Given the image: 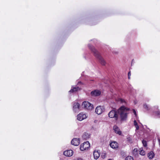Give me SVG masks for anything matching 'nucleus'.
Listing matches in <instances>:
<instances>
[{
  "instance_id": "ddd939ff",
  "label": "nucleus",
  "mask_w": 160,
  "mask_h": 160,
  "mask_svg": "<svg viewBox=\"0 0 160 160\" xmlns=\"http://www.w3.org/2000/svg\"><path fill=\"white\" fill-rule=\"evenodd\" d=\"M111 147L113 149H116L118 148V144L115 141L112 142L110 144Z\"/></svg>"
},
{
  "instance_id": "6e6552de",
  "label": "nucleus",
  "mask_w": 160,
  "mask_h": 160,
  "mask_svg": "<svg viewBox=\"0 0 160 160\" xmlns=\"http://www.w3.org/2000/svg\"><path fill=\"white\" fill-rule=\"evenodd\" d=\"M87 118L86 115L83 113H81L77 116V119L80 121H81Z\"/></svg>"
},
{
  "instance_id": "7c9ffc66",
  "label": "nucleus",
  "mask_w": 160,
  "mask_h": 160,
  "mask_svg": "<svg viewBox=\"0 0 160 160\" xmlns=\"http://www.w3.org/2000/svg\"><path fill=\"white\" fill-rule=\"evenodd\" d=\"M130 76H128V78L129 79H130Z\"/></svg>"
},
{
  "instance_id": "f03ea898",
  "label": "nucleus",
  "mask_w": 160,
  "mask_h": 160,
  "mask_svg": "<svg viewBox=\"0 0 160 160\" xmlns=\"http://www.w3.org/2000/svg\"><path fill=\"white\" fill-rule=\"evenodd\" d=\"M88 47L94 53L95 56L99 60V62L101 64L103 65H105L106 63L105 62L103 58L101 57L99 52L94 48V47H93L92 45L89 44Z\"/></svg>"
},
{
  "instance_id": "f8f14e48",
  "label": "nucleus",
  "mask_w": 160,
  "mask_h": 160,
  "mask_svg": "<svg viewBox=\"0 0 160 160\" xmlns=\"http://www.w3.org/2000/svg\"><path fill=\"white\" fill-rule=\"evenodd\" d=\"M94 158L97 159L100 157V153L98 151H94L93 153Z\"/></svg>"
},
{
  "instance_id": "5701e85b",
  "label": "nucleus",
  "mask_w": 160,
  "mask_h": 160,
  "mask_svg": "<svg viewBox=\"0 0 160 160\" xmlns=\"http://www.w3.org/2000/svg\"><path fill=\"white\" fill-rule=\"evenodd\" d=\"M156 114L158 116L160 117V112L158 111L155 112Z\"/></svg>"
},
{
  "instance_id": "39448f33",
  "label": "nucleus",
  "mask_w": 160,
  "mask_h": 160,
  "mask_svg": "<svg viewBox=\"0 0 160 160\" xmlns=\"http://www.w3.org/2000/svg\"><path fill=\"white\" fill-rule=\"evenodd\" d=\"M80 107V105L78 103L74 102L73 106V111L75 112H78L79 111Z\"/></svg>"
},
{
  "instance_id": "0eeeda50",
  "label": "nucleus",
  "mask_w": 160,
  "mask_h": 160,
  "mask_svg": "<svg viewBox=\"0 0 160 160\" xmlns=\"http://www.w3.org/2000/svg\"><path fill=\"white\" fill-rule=\"evenodd\" d=\"M101 94V92L98 90H95L91 92V95L92 97L98 96Z\"/></svg>"
},
{
  "instance_id": "4be33fe9",
  "label": "nucleus",
  "mask_w": 160,
  "mask_h": 160,
  "mask_svg": "<svg viewBox=\"0 0 160 160\" xmlns=\"http://www.w3.org/2000/svg\"><path fill=\"white\" fill-rule=\"evenodd\" d=\"M142 143L143 146L145 147H146L147 146V142L146 141L143 140L142 141Z\"/></svg>"
},
{
  "instance_id": "9b49d317",
  "label": "nucleus",
  "mask_w": 160,
  "mask_h": 160,
  "mask_svg": "<svg viewBox=\"0 0 160 160\" xmlns=\"http://www.w3.org/2000/svg\"><path fill=\"white\" fill-rule=\"evenodd\" d=\"M113 129L115 132L119 135H121L122 132L120 130L119 128L116 125L114 126Z\"/></svg>"
},
{
  "instance_id": "dca6fc26",
  "label": "nucleus",
  "mask_w": 160,
  "mask_h": 160,
  "mask_svg": "<svg viewBox=\"0 0 160 160\" xmlns=\"http://www.w3.org/2000/svg\"><path fill=\"white\" fill-rule=\"evenodd\" d=\"M118 101L124 105H127V102L124 99L121 98H119L118 99Z\"/></svg>"
},
{
  "instance_id": "20e7f679",
  "label": "nucleus",
  "mask_w": 160,
  "mask_h": 160,
  "mask_svg": "<svg viewBox=\"0 0 160 160\" xmlns=\"http://www.w3.org/2000/svg\"><path fill=\"white\" fill-rule=\"evenodd\" d=\"M90 147V144L88 141L84 142L80 145V149L81 151H83L89 148Z\"/></svg>"
},
{
  "instance_id": "393cba45",
  "label": "nucleus",
  "mask_w": 160,
  "mask_h": 160,
  "mask_svg": "<svg viewBox=\"0 0 160 160\" xmlns=\"http://www.w3.org/2000/svg\"><path fill=\"white\" fill-rule=\"evenodd\" d=\"M127 140L129 142H130L132 140L131 139V138H127Z\"/></svg>"
},
{
  "instance_id": "423d86ee",
  "label": "nucleus",
  "mask_w": 160,
  "mask_h": 160,
  "mask_svg": "<svg viewBox=\"0 0 160 160\" xmlns=\"http://www.w3.org/2000/svg\"><path fill=\"white\" fill-rule=\"evenodd\" d=\"M104 111V108L102 106H98L95 110V112L98 114H101Z\"/></svg>"
},
{
  "instance_id": "c756f323",
  "label": "nucleus",
  "mask_w": 160,
  "mask_h": 160,
  "mask_svg": "<svg viewBox=\"0 0 160 160\" xmlns=\"http://www.w3.org/2000/svg\"><path fill=\"white\" fill-rule=\"evenodd\" d=\"M155 108L156 109H158V106H156L155 107Z\"/></svg>"
},
{
  "instance_id": "2f4dec72",
  "label": "nucleus",
  "mask_w": 160,
  "mask_h": 160,
  "mask_svg": "<svg viewBox=\"0 0 160 160\" xmlns=\"http://www.w3.org/2000/svg\"><path fill=\"white\" fill-rule=\"evenodd\" d=\"M108 160H112L111 159H109Z\"/></svg>"
},
{
  "instance_id": "4468645a",
  "label": "nucleus",
  "mask_w": 160,
  "mask_h": 160,
  "mask_svg": "<svg viewBox=\"0 0 160 160\" xmlns=\"http://www.w3.org/2000/svg\"><path fill=\"white\" fill-rule=\"evenodd\" d=\"M81 88L78 87L76 86V87H72V88L69 91L70 93H72L80 90Z\"/></svg>"
},
{
  "instance_id": "b1692460",
  "label": "nucleus",
  "mask_w": 160,
  "mask_h": 160,
  "mask_svg": "<svg viewBox=\"0 0 160 160\" xmlns=\"http://www.w3.org/2000/svg\"><path fill=\"white\" fill-rule=\"evenodd\" d=\"M133 112L134 113V114L135 116H136V111H135V109H133Z\"/></svg>"
},
{
  "instance_id": "2eb2a0df",
  "label": "nucleus",
  "mask_w": 160,
  "mask_h": 160,
  "mask_svg": "<svg viewBox=\"0 0 160 160\" xmlns=\"http://www.w3.org/2000/svg\"><path fill=\"white\" fill-rule=\"evenodd\" d=\"M90 137V135L89 134L87 133H85L83 134L82 136V138L83 139H87L89 138Z\"/></svg>"
},
{
  "instance_id": "7ed1b4c3",
  "label": "nucleus",
  "mask_w": 160,
  "mask_h": 160,
  "mask_svg": "<svg viewBox=\"0 0 160 160\" xmlns=\"http://www.w3.org/2000/svg\"><path fill=\"white\" fill-rule=\"evenodd\" d=\"M82 105L84 108L89 110H91L93 108V105L88 102H84Z\"/></svg>"
},
{
  "instance_id": "f257e3e1",
  "label": "nucleus",
  "mask_w": 160,
  "mask_h": 160,
  "mask_svg": "<svg viewBox=\"0 0 160 160\" xmlns=\"http://www.w3.org/2000/svg\"><path fill=\"white\" fill-rule=\"evenodd\" d=\"M129 111V108L122 106L117 110H113L111 111L108 113V116L109 118H114L117 121L119 114L120 121L122 122L127 120Z\"/></svg>"
},
{
  "instance_id": "473e14b6",
  "label": "nucleus",
  "mask_w": 160,
  "mask_h": 160,
  "mask_svg": "<svg viewBox=\"0 0 160 160\" xmlns=\"http://www.w3.org/2000/svg\"><path fill=\"white\" fill-rule=\"evenodd\" d=\"M148 129H149V130H150V129L149 128H148Z\"/></svg>"
},
{
  "instance_id": "6ab92c4d",
  "label": "nucleus",
  "mask_w": 160,
  "mask_h": 160,
  "mask_svg": "<svg viewBox=\"0 0 160 160\" xmlns=\"http://www.w3.org/2000/svg\"><path fill=\"white\" fill-rule=\"evenodd\" d=\"M139 152L140 154L142 156H144L145 154V152L142 148L140 149Z\"/></svg>"
},
{
  "instance_id": "412c9836",
  "label": "nucleus",
  "mask_w": 160,
  "mask_h": 160,
  "mask_svg": "<svg viewBox=\"0 0 160 160\" xmlns=\"http://www.w3.org/2000/svg\"><path fill=\"white\" fill-rule=\"evenodd\" d=\"M125 160H133V158L131 156H128L126 158Z\"/></svg>"
},
{
  "instance_id": "cd10ccee",
  "label": "nucleus",
  "mask_w": 160,
  "mask_h": 160,
  "mask_svg": "<svg viewBox=\"0 0 160 160\" xmlns=\"http://www.w3.org/2000/svg\"><path fill=\"white\" fill-rule=\"evenodd\" d=\"M83 160L81 158H78L76 160Z\"/></svg>"
},
{
  "instance_id": "a878e982",
  "label": "nucleus",
  "mask_w": 160,
  "mask_h": 160,
  "mask_svg": "<svg viewBox=\"0 0 160 160\" xmlns=\"http://www.w3.org/2000/svg\"><path fill=\"white\" fill-rule=\"evenodd\" d=\"M102 158H105V157H106V155L105 154L104 155H103V156L102 155Z\"/></svg>"
},
{
  "instance_id": "bb28decb",
  "label": "nucleus",
  "mask_w": 160,
  "mask_h": 160,
  "mask_svg": "<svg viewBox=\"0 0 160 160\" xmlns=\"http://www.w3.org/2000/svg\"><path fill=\"white\" fill-rule=\"evenodd\" d=\"M131 75V72L130 71L128 72V76H130Z\"/></svg>"
},
{
  "instance_id": "1a4fd4ad",
  "label": "nucleus",
  "mask_w": 160,
  "mask_h": 160,
  "mask_svg": "<svg viewBox=\"0 0 160 160\" xmlns=\"http://www.w3.org/2000/svg\"><path fill=\"white\" fill-rule=\"evenodd\" d=\"M63 154L67 157H71L73 154V151L71 150H69L64 151Z\"/></svg>"
},
{
  "instance_id": "a211bd4d",
  "label": "nucleus",
  "mask_w": 160,
  "mask_h": 160,
  "mask_svg": "<svg viewBox=\"0 0 160 160\" xmlns=\"http://www.w3.org/2000/svg\"><path fill=\"white\" fill-rule=\"evenodd\" d=\"M134 125L135 127L136 130H138L139 128V127L138 125V123L136 120H134Z\"/></svg>"
},
{
  "instance_id": "f3484780",
  "label": "nucleus",
  "mask_w": 160,
  "mask_h": 160,
  "mask_svg": "<svg viewBox=\"0 0 160 160\" xmlns=\"http://www.w3.org/2000/svg\"><path fill=\"white\" fill-rule=\"evenodd\" d=\"M154 156V154L152 151H151L148 154V157L149 159H152Z\"/></svg>"
},
{
  "instance_id": "c85d7f7f",
  "label": "nucleus",
  "mask_w": 160,
  "mask_h": 160,
  "mask_svg": "<svg viewBox=\"0 0 160 160\" xmlns=\"http://www.w3.org/2000/svg\"><path fill=\"white\" fill-rule=\"evenodd\" d=\"M137 149H135L133 150V152H137Z\"/></svg>"
},
{
  "instance_id": "9d476101",
  "label": "nucleus",
  "mask_w": 160,
  "mask_h": 160,
  "mask_svg": "<svg viewBox=\"0 0 160 160\" xmlns=\"http://www.w3.org/2000/svg\"><path fill=\"white\" fill-rule=\"evenodd\" d=\"M80 140L79 138H74L71 141V144L77 146L80 143Z\"/></svg>"
},
{
  "instance_id": "aec40b11",
  "label": "nucleus",
  "mask_w": 160,
  "mask_h": 160,
  "mask_svg": "<svg viewBox=\"0 0 160 160\" xmlns=\"http://www.w3.org/2000/svg\"><path fill=\"white\" fill-rule=\"evenodd\" d=\"M143 108L144 109H146L147 111L149 110L150 109L149 106H148L146 104H144L143 105Z\"/></svg>"
}]
</instances>
